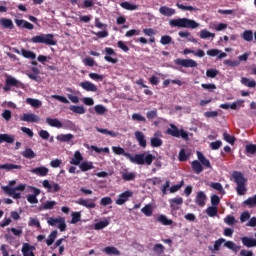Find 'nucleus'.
Returning a JSON list of instances; mask_svg holds the SVG:
<instances>
[{
	"label": "nucleus",
	"instance_id": "obj_1",
	"mask_svg": "<svg viewBox=\"0 0 256 256\" xmlns=\"http://www.w3.org/2000/svg\"><path fill=\"white\" fill-rule=\"evenodd\" d=\"M113 153L115 155H124L131 163H135L136 165H151L153 163V160L155 159V156L153 154H135V156L126 153L124 148L114 146L112 147Z\"/></svg>",
	"mask_w": 256,
	"mask_h": 256
},
{
	"label": "nucleus",
	"instance_id": "obj_2",
	"mask_svg": "<svg viewBox=\"0 0 256 256\" xmlns=\"http://www.w3.org/2000/svg\"><path fill=\"white\" fill-rule=\"evenodd\" d=\"M170 27H178L181 29H197L199 23L189 18H178L169 21Z\"/></svg>",
	"mask_w": 256,
	"mask_h": 256
},
{
	"label": "nucleus",
	"instance_id": "obj_3",
	"mask_svg": "<svg viewBox=\"0 0 256 256\" xmlns=\"http://www.w3.org/2000/svg\"><path fill=\"white\" fill-rule=\"evenodd\" d=\"M232 179L234 183H236L237 185L236 187L237 195H240V196L245 195L247 193V188L245 187V185H247V178L243 176V173L239 171H234L232 173Z\"/></svg>",
	"mask_w": 256,
	"mask_h": 256
},
{
	"label": "nucleus",
	"instance_id": "obj_4",
	"mask_svg": "<svg viewBox=\"0 0 256 256\" xmlns=\"http://www.w3.org/2000/svg\"><path fill=\"white\" fill-rule=\"evenodd\" d=\"M31 43H42L44 45H57V41H55V35L53 34H41L37 36H33L30 39Z\"/></svg>",
	"mask_w": 256,
	"mask_h": 256
},
{
	"label": "nucleus",
	"instance_id": "obj_5",
	"mask_svg": "<svg viewBox=\"0 0 256 256\" xmlns=\"http://www.w3.org/2000/svg\"><path fill=\"white\" fill-rule=\"evenodd\" d=\"M166 135H170L171 137H176L179 139H183L184 141H189V133L184 129H180L175 124H170V128L166 130Z\"/></svg>",
	"mask_w": 256,
	"mask_h": 256
},
{
	"label": "nucleus",
	"instance_id": "obj_6",
	"mask_svg": "<svg viewBox=\"0 0 256 256\" xmlns=\"http://www.w3.org/2000/svg\"><path fill=\"white\" fill-rule=\"evenodd\" d=\"M11 87H16L17 89H25V84L12 76H7L6 86H4V91H11Z\"/></svg>",
	"mask_w": 256,
	"mask_h": 256
},
{
	"label": "nucleus",
	"instance_id": "obj_7",
	"mask_svg": "<svg viewBox=\"0 0 256 256\" xmlns=\"http://www.w3.org/2000/svg\"><path fill=\"white\" fill-rule=\"evenodd\" d=\"M95 201H97V198H93V199L80 198V199H78V201H76V203H77V205L86 207V209H95L97 207V204L95 203Z\"/></svg>",
	"mask_w": 256,
	"mask_h": 256
},
{
	"label": "nucleus",
	"instance_id": "obj_8",
	"mask_svg": "<svg viewBox=\"0 0 256 256\" xmlns=\"http://www.w3.org/2000/svg\"><path fill=\"white\" fill-rule=\"evenodd\" d=\"M175 65H181V67H192L195 68L197 67V61L193 60V59H181L178 58L174 61Z\"/></svg>",
	"mask_w": 256,
	"mask_h": 256
},
{
	"label": "nucleus",
	"instance_id": "obj_9",
	"mask_svg": "<svg viewBox=\"0 0 256 256\" xmlns=\"http://www.w3.org/2000/svg\"><path fill=\"white\" fill-rule=\"evenodd\" d=\"M20 121H25L26 123H39L41 118L34 113H24L20 117Z\"/></svg>",
	"mask_w": 256,
	"mask_h": 256
},
{
	"label": "nucleus",
	"instance_id": "obj_10",
	"mask_svg": "<svg viewBox=\"0 0 256 256\" xmlns=\"http://www.w3.org/2000/svg\"><path fill=\"white\" fill-rule=\"evenodd\" d=\"M133 197V191L127 190L121 194H119L117 200H116V205H124V203H127L129 201V198Z\"/></svg>",
	"mask_w": 256,
	"mask_h": 256
},
{
	"label": "nucleus",
	"instance_id": "obj_11",
	"mask_svg": "<svg viewBox=\"0 0 256 256\" xmlns=\"http://www.w3.org/2000/svg\"><path fill=\"white\" fill-rule=\"evenodd\" d=\"M104 51L106 54V56L104 57L105 61H107L108 63H113V64H115V63H117V61H119V59L111 57V55H114V56L117 55V53H115V50H113V48L106 47L104 49Z\"/></svg>",
	"mask_w": 256,
	"mask_h": 256
},
{
	"label": "nucleus",
	"instance_id": "obj_12",
	"mask_svg": "<svg viewBox=\"0 0 256 256\" xmlns=\"http://www.w3.org/2000/svg\"><path fill=\"white\" fill-rule=\"evenodd\" d=\"M26 185L25 184H20L16 186L15 188H11L9 186H2V190L7 193V195H15L16 191H23L25 189Z\"/></svg>",
	"mask_w": 256,
	"mask_h": 256
},
{
	"label": "nucleus",
	"instance_id": "obj_13",
	"mask_svg": "<svg viewBox=\"0 0 256 256\" xmlns=\"http://www.w3.org/2000/svg\"><path fill=\"white\" fill-rule=\"evenodd\" d=\"M134 135H135V139L138 142V144L140 145V147L145 149V147H147V140L145 139V134H143V132H141V131H136L134 133Z\"/></svg>",
	"mask_w": 256,
	"mask_h": 256
},
{
	"label": "nucleus",
	"instance_id": "obj_14",
	"mask_svg": "<svg viewBox=\"0 0 256 256\" xmlns=\"http://www.w3.org/2000/svg\"><path fill=\"white\" fill-rule=\"evenodd\" d=\"M31 173H34V175H38L39 177H47V175H49V168L44 166L36 167L31 170Z\"/></svg>",
	"mask_w": 256,
	"mask_h": 256
},
{
	"label": "nucleus",
	"instance_id": "obj_15",
	"mask_svg": "<svg viewBox=\"0 0 256 256\" xmlns=\"http://www.w3.org/2000/svg\"><path fill=\"white\" fill-rule=\"evenodd\" d=\"M80 87H82V89H84V91H88L91 93L97 92V86L89 81L81 82Z\"/></svg>",
	"mask_w": 256,
	"mask_h": 256
},
{
	"label": "nucleus",
	"instance_id": "obj_16",
	"mask_svg": "<svg viewBox=\"0 0 256 256\" xmlns=\"http://www.w3.org/2000/svg\"><path fill=\"white\" fill-rule=\"evenodd\" d=\"M160 15H164V17H173L177 11L173 8L162 6L159 8Z\"/></svg>",
	"mask_w": 256,
	"mask_h": 256
},
{
	"label": "nucleus",
	"instance_id": "obj_17",
	"mask_svg": "<svg viewBox=\"0 0 256 256\" xmlns=\"http://www.w3.org/2000/svg\"><path fill=\"white\" fill-rule=\"evenodd\" d=\"M205 201H207V195H205V192H198L195 198L196 205L199 207H205Z\"/></svg>",
	"mask_w": 256,
	"mask_h": 256
},
{
	"label": "nucleus",
	"instance_id": "obj_18",
	"mask_svg": "<svg viewBox=\"0 0 256 256\" xmlns=\"http://www.w3.org/2000/svg\"><path fill=\"white\" fill-rule=\"evenodd\" d=\"M241 242H242V245H244V247H247L248 249L256 247V239L255 238H250V237L244 236L241 238Z\"/></svg>",
	"mask_w": 256,
	"mask_h": 256
},
{
	"label": "nucleus",
	"instance_id": "obj_19",
	"mask_svg": "<svg viewBox=\"0 0 256 256\" xmlns=\"http://www.w3.org/2000/svg\"><path fill=\"white\" fill-rule=\"evenodd\" d=\"M46 123L50 127H56V129H63V123L58 118H46Z\"/></svg>",
	"mask_w": 256,
	"mask_h": 256
},
{
	"label": "nucleus",
	"instance_id": "obj_20",
	"mask_svg": "<svg viewBox=\"0 0 256 256\" xmlns=\"http://www.w3.org/2000/svg\"><path fill=\"white\" fill-rule=\"evenodd\" d=\"M206 55H209V57L218 56V59H225V57H227V53L221 52V50H217V49L207 50Z\"/></svg>",
	"mask_w": 256,
	"mask_h": 256
},
{
	"label": "nucleus",
	"instance_id": "obj_21",
	"mask_svg": "<svg viewBox=\"0 0 256 256\" xmlns=\"http://www.w3.org/2000/svg\"><path fill=\"white\" fill-rule=\"evenodd\" d=\"M15 23L17 27H22L23 29H28L29 31H33V29H35V26L26 20L15 19Z\"/></svg>",
	"mask_w": 256,
	"mask_h": 256
},
{
	"label": "nucleus",
	"instance_id": "obj_22",
	"mask_svg": "<svg viewBox=\"0 0 256 256\" xmlns=\"http://www.w3.org/2000/svg\"><path fill=\"white\" fill-rule=\"evenodd\" d=\"M56 139L60 143H71L72 139H75V136L71 133H69V134H60L56 137Z\"/></svg>",
	"mask_w": 256,
	"mask_h": 256
},
{
	"label": "nucleus",
	"instance_id": "obj_23",
	"mask_svg": "<svg viewBox=\"0 0 256 256\" xmlns=\"http://www.w3.org/2000/svg\"><path fill=\"white\" fill-rule=\"evenodd\" d=\"M0 26L4 29H15V24H13V20L9 18H0Z\"/></svg>",
	"mask_w": 256,
	"mask_h": 256
},
{
	"label": "nucleus",
	"instance_id": "obj_24",
	"mask_svg": "<svg viewBox=\"0 0 256 256\" xmlns=\"http://www.w3.org/2000/svg\"><path fill=\"white\" fill-rule=\"evenodd\" d=\"M169 203H170V209L172 211H177V209H179L177 205H183V198L176 197V198L170 199Z\"/></svg>",
	"mask_w": 256,
	"mask_h": 256
},
{
	"label": "nucleus",
	"instance_id": "obj_25",
	"mask_svg": "<svg viewBox=\"0 0 256 256\" xmlns=\"http://www.w3.org/2000/svg\"><path fill=\"white\" fill-rule=\"evenodd\" d=\"M224 247H227V249H230L234 253H239V251H241V246L235 244V242H233V241L225 240Z\"/></svg>",
	"mask_w": 256,
	"mask_h": 256
},
{
	"label": "nucleus",
	"instance_id": "obj_26",
	"mask_svg": "<svg viewBox=\"0 0 256 256\" xmlns=\"http://www.w3.org/2000/svg\"><path fill=\"white\" fill-rule=\"evenodd\" d=\"M191 167L196 175L203 173V165L201 164V162H199V160L192 161Z\"/></svg>",
	"mask_w": 256,
	"mask_h": 256
},
{
	"label": "nucleus",
	"instance_id": "obj_27",
	"mask_svg": "<svg viewBox=\"0 0 256 256\" xmlns=\"http://www.w3.org/2000/svg\"><path fill=\"white\" fill-rule=\"evenodd\" d=\"M33 249H35V246H30L29 243H25L22 246V253L24 256H35Z\"/></svg>",
	"mask_w": 256,
	"mask_h": 256
},
{
	"label": "nucleus",
	"instance_id": "obj_28",
	"mask_svg": "<svg viewBox=\"0 0 256 256\" xmlns=\"http://www.w3.org/2000/svg\"><path fill=\"white\" fill-rule=\"evenodd\" d=\"M26 103L33 107L34 109H39L43 105V102L39 99H34V98H27Z\"/></svg>",
	"mask_w": 256,
	"mask_h": 256
},
{
	"label": "nucleus",
	"instance_id": "obj_29",
	"mask_svg": "<svg viewBox=\"0 0 256 256\" xmlns=\"http://www.w3.org/2000/svg\"><path fill=\"white\" fill-rule=\"evenodd\" d=\"M103 252L106 253V255H121V251L115 246H107L103 249Z\"/></svg>",
	"mask_w": 256,
	"mask_h": 256
},
{
	"label": "nucleus",
	"instance_id": "obj_30",
	"mask_svg": "<svg viewBox=\"0 0 256 256\" xmlns=\"http://www.w3.org/2000/svg\"><path fill=\"white\" fill-rule=\"evenodd\" d=\"M81 161H83V155H81L80 151H76L74 153V157L72 158V160L70 161L71 165H80Z\"/></svg>",
	"mask_w": 256,
	"mask_h": 256
},
{
	"label": "nucleus",
	"instance_id": "obj_31",
	"mask_svg": "<svg viewBox=\"0 0 256 256\" xmlns=\"http://www.w3.org/2000/svg\"><path fill=\"white\" fill-rule=\"evenodd\" d=\"M241 83H242V85H244L245 87H249L250 89H253V88L256 87V81L251 80L247 77H242L241 78Z\"/></svg>",
	"mask_w": 256,
	"mask_h": 256
},
{
	"label": "nucleus",
	"instance_id": "obj_32",
	"mask_svg": "<svg viewBox=\"0 0 256 256\" xmlns=\"http://www.w3.org/2000/svg\"><path fill=\"white\" fill-rule=\"evenodd\" d=\"M21 55L25 59H36L37 58V55L35 54V52H33L31 50H26L25 48L21 49Z\"/></svg>",
	"mask_w": 256,
	"mask_h": 256
},
{
	"label": "nucleus",
	"instance_id": "obj_33",
	"mask_svg": "<svg viewBox=\"0 0 256 256\" xmlns=\"http://www.w3.org/2000/svg\"><path fill=\"white\" fill-rule=\"evenodd\" d=\"M120 6L122 7V9H126V11H137V9H139V6L136 4H131L127 1L122 2L120 4Z\"/></svg>",
	"mask_w": 256,
	"mask_h": 256
},
{
	"label": "nucleus",
	"instance_id": "obj_34",
	"mask_svg": "<svg viewBox=\"0 0 256 256\" xmlns=\"http://www.w3.org/2000/svg\"><path fill=\"white\" fill-rule=\"evenodd\" d=\"M1 143H15V136L0 134V144Z\"/></svg>",
	"mask_w": 256,
	"mask_h": 256
},
{
	"label": "nucleus",
	"instance_id": "obj_35",
	"mask_svg": "<svg viewBox=\"0 0 256 256\" xmlns=\"http://www.w3.org/2000/svg\"><path fill=\"white\" fill-rule=\"evenodd\" d=\"M135 177H137V174L135 172H122V179L124 181H135Z\"/></svg>",
	"mask_w": 256,
	"mask_h": 256
},
{
	"label": "nucleus",
	"instance_id": "obj_36",
	"mask_svg": "<svg viewBox=\"0 0 256 256\" xmlns=\"http://www.w3.org/2000/svg\"><path fill=\"white\" fill-rule=\"evenodd\" d=\"M22 157H25V159H35L36 154L31 148H26L22 153Z\"/></svg>",
	"mask_w": 256,
	"mask_h": 256
},
{
	"label": "nucleus",
	"instance_id": "obj_37",
	"mask_svg": "<svg viewBox=\"0 0 256 256\" xmlns=\"http://www.w3.org/2000/svg\"><path fill=\"white\" fill-rule=\"evenodd\" d=\"M69 109L72 113H76L77 115H85V107L83 106L72 105Z\"/></svg>",
	"mask_w": 256,
	"mask_h": 256
},
{
	"label": "nucleus",
	"instance_id": "obj_38",
	"mask_svg": "<svg viewBox=\"0 0 256 256\" xmlns=\"http://www.w3.org/2000/svg\"><path fill=\"white\" fill-rule=\"evenodd\" d=\"M79 167L83 173L91 171L93 169V162L85 161L79 164Z\"/></svg>",
	"mask_w": 256,
	"mask_h": 256
},
{
	"label": "nucleus",
	"instance_id": "obj_39",
	"mask_svg": "<svg viewBox=\"0 0 256 256\" xmlns=\"http://www.w3.org/2000/svg\"><path fill=\"white\" fill-rule=\"evenodd\" d=\"M23 166L17 165V164H11V163H6V164H1L0 169H6V171H11L12 169H22Z\"/></svg>",
	"mask_w": 256,
	"mask_h": 256
},
{
	"label": "nucleus",
	"instance_id": "obj_40",
	"mask_svg": "<svg viewBox=\"0 0 256 256\" xmlns=\"http://www.w3.org/2000/svg\"><path fill=\"white\" fill-rule=\"evenodd\" d=\"M157 221L161 223L162 225H173V220L167 218V216L161 214L158 216Z\"/></svg>",
	"mask_w": 256,
	"mask_h": 256
},
{
	"label": "nucleus",
	"instance_id": "obj_41",
	"mask_svg": "<svg viewBox=\"0 0 256 256\" xmlns=\"http://www.w3.org/2000/svg\"><path fill=\"white\" fill-rule=\"evenodd\" d=\"M223 243H225V239L220 238V239L215 241L213 247H211V246L209 247V250L212 251V252L219 251V249H221V245H223Z\"/></svg>",
	"mask_w": 256,
	"mask_h": 256
},
{
	"label": "nucleus",
	"instance_id": "obj_42",
	"mask_svg": "<svg viewBox=\"0 0 256 256\" xmlns=\"http://www.w3.org/2000/svg\"><path fill=\"white\" fill-rule=\"evenodd\" d=\"M56 239H57V230H53L48 236V239L46 240V245H48V247H51V245L55 243Z\"/></svg>",
	"mask_w": 256,
	"mask_h": 256
},
{
	"label": "nucleus",
	"instance_id": "obj_43",
	"mask_svg": "<svg viewBox=\"0 0 256 256\" xmlns=\"http://www.w3.org/2000/svg\"><path fill=\"white\" fill-rule=\"evenodd\" d=\"M245 151L248 157L250 155H256V144H247L245 147Z\"/></svg>",
	"mask_w": 256,
	"mask_h": 256
},
{
	"label": "nucleus",
	"instance_id": "obj_44",
	"mask_svg": "<svg viewBox=\"0 0 256 256\" xmlns=\"http://www.w3.org/2000/svg\"><path fill=\"white\" fill-rule=\"evenodd\" d=\"M141 212L144 213L146 217H151V215H153V207L151 204H147L141 209Z\"/></svg>",
	"mask_w": 256,
	"mask_h": 256
},
{
	"label": "nucleus",
	"instance_id": "obj_45",
	"mask_svg": "<svg viewBox=\"0 0 256 256\" xmlns=\"http://www.w3.org/2000/svg\"><path fill=\"white\" fill-rule=\"evenodd\" d=\"M96 131L98 133H102L103 135H110V137H116L117 136V133L116 132H113L111 130H107L105 128H99V127H96Z\"/></svg>",
	"mask_w": 256,
	"mask_h": 256
},
{
	"label": "nucleus",
	"instance_id": "obj_46",
	"mask_svg": "<svg viewBox=\"0 0 256 256\" xmlns=\"http://www.w3.org/2000/svg\"><path fill=\"white\" fill-rule=\"evenodd\" d=\"M224 223H226V225H229L230 227H233V225H235L237 223V220L235 219V216L227 215L224 218Z\"/></svg>",
	"mask_w": 256,
	"mask_h": 256
},
{
	"label": "nucleus",
	"instance_id": "obj_47",
	"mask_svg": "<svg viewBox=\"0 0 256 256\" xmlns=\"http://www.w3.org/2000/svg\"><path fill=\"white\" fill-rule=\"evenodd\" d=\"M150 145L151 147H161V145H163V140H161V138H157V136L152 137L150 139Z\"/></svg>",
	"mask_w": 256,
	"mask_h": 256
},
{
	"label": "nucleus",
	"instance_id": "obj_48",
	"mask_svg": "<svg viewBox=\"0 0 256 256\" xmlns=\"http://www.w3.org/2000/svg\"><path fill=\"white\" fill-rule=\"evenodd\" d=\"M153 251L157 253V255H163V253H165V246H163V244H155Z\"/></svg>",
	"mask_w": 256,
	"mask_h": 256
},
{
	"label": "nucleus",
	"instance_id": "obj_49",
	"mask_svg": "<svg viewBox=\"0 0 256 256\" xmlns=\"http://www.w3.org/2000/svg\"><path fill=\"white\" fill-rule=\"evenodd\" d=\"M243 204L250 208L255 207L256 206V195H254L253 197H249L247 200H245L243 202Z\"/></svg>",
	"mask_w": 256,
	"mask_h": 256
},
{
	"label": "nucleus",
	"instance_id": "obj_50",
	"mask_svg": "<svg viewBox=\"0 0 256 256\" xmlns=\"http://www.w3.org/2000/svg\"><path fill=\"white\" fill-rule=\"evenodd\" d=\"M75 123H73V121L71 120H66L63 124H62V128L63 129H68L70 131H74L75 129Z\"/></svg>",
	"mask_w": 256,
	"mask_h": 256
},
{
	"label": "nucleus",
	"instance_id": "obj_51",
	"mask_svg": "<svg viewBox=\"0 0 256 256\" xmlns=\"http://www.w3.org/2000/svg\"><path fill=\"white\" fill-rule=\"evenodd\" d=\"M206 213L208 217H215L218 213V209L216 206H210L206 209Z\"/></svg>",
	"mask_w": 256,
	"mask_h": 256
},
{
	"label": "nucleus",
	"instance_id": "obj_52",
	"mask_svg": "<svg viewBox=\"0 0 256 256\" xmlns=\"http://www.w3.org/2000/svg\"><path fill=\"white\" fill-rule=\"evenodd\" d=\"M178 159L181 162H185L189 160V154H187V152L185 151V148H182L180 150Z\"/></svg>",
	"mask_w": 256,
	"mask_h": 256
},
{
	"label": "nucleus",
	"instance_id": "obj_53",
	"mask_svg": "<svg viewBox=\"0 0 256 256\" xmlns=\"http://www.w3.org/2000/svg\"><path fill=\"white\" fill-rule=\"evenodd\" d=\"M223 139L226 143H230V145H234L235 144V136H231V134L225 132L223 134Z\"/></svg>",
	"mask_w": 256,
	"mask_h": 256
},
{
	"label": "nucleus",
	"instance_id": "obj_54",
	"mask_svg": "<svg viewBox=\"0 0 256 256\" xmlns=\"http://www.w3.org/2000/svg\"><path fill=\"white\" fill-rule=\"evenodd\" d=\"M242 37H243L244 41H248V42L253 41V31H251V30L244 31L242 34Z\"/></svg>",
	"mask_w": 256,
	"mask_h": 256
},
{
	"label": "nucleus",
	"instance_id": "obj_55",
	"mask_svg": "<svg viewBox=\"0 0 256 256\" xmlns=\"http://www.w3.org/2000/svg\"><path fill=\"white\" fill-rule=\"evenodd\" d=\"M71 223L72 225H75L76 223H79V221H81V212H73L71 214Z\"/></svg>",
	"mask_w": 256,
	"mask_h": 256
},
{
	"label": "nucleus",
	"instance_id": "obj_56",
	"mask_svg": "<svg viewBox=\"0 0 256 256\" xmlns=\"http://www.w3.org/2000/svg\"><path fill=\"white\" fill-rule=\"evenodd\" d=\"M94 110L96 111L97 115H105L107 112V108L105 106L99 104L94 107Z\"/></svg>",
	"mask_w": 256,
	"mask_h": 256
},
{
	"label": "nucleus",
	"instance_id": "obj_57",
	"mask_svg": "<svg viewBox=\"0 0 256 256\" xmlns=\"http://www.w3.org/2000/svg\"><path fill=\"white\" fill-rule=\"evenodd\" d=\"M108 225H109V221H100L95 224L94 229L96 231H99L101 229H105V227H107Z\"/></svg>",
	"mask_w": 256,
	"mask_h": 256
},
{
	"label": "nucleus",
	"instance_id": "obj_58",
	"mask_svg": "<svg viewBox=\"0 0 256 256\" xmlns=\"http://www.w3.org/2000/svg\"><path fill=\"white\" fill-rule=\"evenodd\" d=\"M224 65L228 67H239L241 62H239V60H224Z\"/></svg>",
	"mask_w": 256,
	"mask_h": 256
},
{
	"label": "nucleus",
	"instance_id": "obj_59",
	"mask_svg": "<svg viewBox=\"0 0 256 256\" xmlns=\"http://www.w3.org/2000/svg\"><path fill=\"white\" fill-rule=\"evenodd\" d=\"M173 41V38L169 35H164L160 39L161 45H169Z\"/></svg>",
	"mask_w": 256,
	"mask_h": 256
},
{
	"label": "nucleus",
	"instance_id": "obj_60",
	"mask_svg": "<svg viewBox=\"0 0 256 256\" xmlns=\"http://www.w3.org/2000/svg\"><path fill=\"white\" fill-rule=\"evenodd\" d=\"M217 75H219V70H217V69H208L206 71V76L210 77V79H215V77H217Z\"/></svg>",
	"mask_w": 256,
	"mask_h": 256
},
{
	"label": "nucleus",
	"instance_id": "obj_61",
	"mask_svg": "<svg viewBox=\"0 0 256 256\" xmlns=\"http://www.w3.org/2000/svg\"><path fill=\"white\" fill-rule=\"evenodd\" d=\"M209 37H215V33H211L207 30H201L200 32L201 39H209Z\"/></svg>",
	"mask_w": 256,
	"mask_h": 256
},
{
	"label": "nucleus",
	"instance_id": "obj_62",
	"mask_svg": "<svg viewBox=\"0 0 256 256\" xmlns=\"http://www.w3.org/2000/svg\"><path fill=\"white\" fill-rule=\"evenodd\" d=\"M132 120H133V121H139V122H142V123H145V121H147V119L145 118V116H142V115L139 114V113H134V114H132Z\"/></svg>",
	"mask_w": 256,
	"mask_h": 256
},
{
	"label": "nucleus",
	"instance_id": "obj_63",
	"mask_svg": "<svg viewBox=\"0 0 256 256\" xmlns=\"http://www.w3.org/2000/svg\"><path fill=\"white\" fill-rule=\"evenodd\" d=\"M185 185V181H181L179 184L173 185L170 188V193H177V191H179L181 189V187H183Z\"/></svg>",
	"mask_w": 256,
	"mask_h": 256
},
{
	"label": "nucleus",
	"instance_id": "obj_64",
	"mask_svg": "<svg viewBox=\"0 0 256 256\" xmlns=\"http://www.w3.org/2000/svg\"><path fill=\"white\" fill-rule=\"evenodd\" d=\"M56 205H57V202L55 201H46L43 204V209H46V210L53 209Z\"/></svg>",
	"mask_w": 256,
	"mask_h": 256
}]
</instances>
